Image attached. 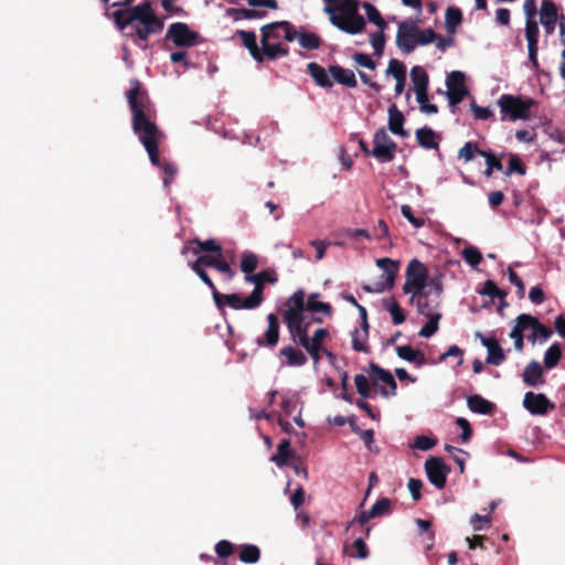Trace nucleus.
Wrapping results in <instances>:
<instances>
[{
    "label": "nucleus",
    "mask_w": 565,
    "mask_h": 565,
    "mask_svg": "<svg viewBox=\"0 0 565 565\" xmlns=\"http://www.w3.org/2000/svg\"><path fill=\"white\" fill-rule=\"evenodd\" d=\"M131 85V88L127 92V99L132 115V130L147 150L151 163L162 169L163 185L168 188L174 179L178 169L171 162L164 161L161 163L159 156V140L162 137V132L152 120V103L148 93L141 88L140 83L137 79L134 81Z\"/></svg>",
    "instance_id": "f257e3e1"
},
{
    "label": "nucleus",
    "mask_w": 565,
    "mask_h": 565,
    "mask_svg": "<svg viewBox=\"0 0 565 565\" xmlns=\"http://www.w3.org/2000/svg\"><path fill=\"white\" fill-rule=\"evenodd\" d=\"M111 15L119 31L131 26L135 31L130 35L142 42H146L151 34L161 33L164 28V20L154 13L151 0H143L137 6L116 10Z\"/></svg>",
    "instance_id": "f03ea898"
},
{
    "label": "nucleus",
    "mask_w": 565,
    "mask_h": 565,
    "mask_svg": "<svg viewBox=\"0 0 565 565\" xmlns=\"http://www.w3.org/2000/svg\"><path fill=\"white\" fill-rule=\"evenodd\" d=\"M498 105L502 114V120L509 119L515 121L519 119H530L531 108L536 105V102L533 98L503 94L498 99Z\"/></svg>",
    "instance_id": "7ed1b4c3"
},
{
    "label": "nucleus",
    "mask_w": 565,
    "mask_h": 565,
    "mask_svg": "<svg viewBox=\"0 0 565 565\" xmlns=\"http://www.w3.org/2000/svg\"><path fill=\"white\" fill-rule=\"evenodd\" d=\"M359 8H353L351 3H341L339 13L330 17L331 23L341 31L349 34L362 33L365 29V20L359 13Z\"/></svg>",
    "instance_id": "20e7f679"
},
{
    "label": "nucleus",
    "mask_w": 565,
    "mask_h": 565,
    "mask_svg": "<svg viewBox=\"0 0 565 565\" xmlns=\"http://www.w3.org/2000/svg\"><path fill=\"white\" fill-rule=\"evenodd\" d=\"M428 279L427 267L417 258L412 259L406 268V281L403 286L405 294L426 289Z\"/></svg>",
    "instance_id": "39448f33"
},
{
    "label": "nucleus",
    "mask_w": 565,
    "mask_h": 565,
    "mask_svg": "<svg viewBox=\"0 0 565 565\" xmlns=\"http://www.w3.org/2000/svg\"><path fill=\"white\" fill-rule=\"evenodd\" d=\"M397 143L387 135L384 128L375 131L373 137V149L371 151L379 162H391L395 158Z\"/></svg>",
    "instance_id": "423d86ee"
},
{
    "label": "nucleus",
    "mask_w": 565,
    "mask_h": 565,
    "mask_svg": "<svg viewBox=\"0 0 565 565\" xmlns=\"http://www.w3.org/2000/svg\"><path fill=\"white\" fill-rule=\"evenodd\" d=\"M166 39L172 41L175 46L191 47L198 43L200 34L190 30L184 22H174L169 25Z\"/></svg>",
    "instance_id": "0eeeda50"
},
{
    "label": "nucleus",
    "mask_w": 565,
    "mask_h": 565,
    "mask_svg": "<svg viewBox=\"0 0 565 565\" xmlns=\"http://www.w3.org/2000/svg\"><path fill=\"white\" fill-rule=\"evenodd\" d=\"M376 265L383 270V274L381 276V280L376 284L375 289L370 286H364V290L367 292H381L392 289L398 271L399 262L384 257L376 259Z\"/></svg>",
    "instance_id": "6e6552de"
},
{
    "label": "nucleus",
    "mask_w": 565,
    "mask_h": 565,
    "mask_svg": "<svg viewBox=\"0 0 565 565\" xmlns=\"http://www.w3.org/2000/svg\"><path fill=\"white\" fill-rule=\"evenodd\" d=\"M211 291L217 308H222L224 305L228 306L234 310H252L259 307V303L256 300L252 299V295H249L245 299H242L238 294L223 295L218 292L215 286L214 289H211Z\"/></svg>",
    "instance_id": "1a4fd4ad"
},
{
    "label": "nucleus",
    "mask_w": 565,
    "mask_h": 565,
    "mask_svg": "<svg viewBox=\"0 0 565 565\" xmlns=\"http://www.w3.org/2000/svg\"><path fill=\"white\" fill-rule=\"evenodd\" d=\"M425 471L431 484L440 490L445 488L450 468L445 463L443 458L429 457L425 461Z\"/></svg>",
    "instance_id": "9d476101"
},
{
    "label": "nucleus",
    "mask_w": 565,
    "mask_h": 565,
    "mask_svg": "<svg viewBox=\"0 0 565 565\" xmlns=\"http://www.w3.org/2000/svg\"><path fill=\"white\" fill-rule=\"evenodd\" d=\"M245 281L254 284V289L250 292L252 299L260 306L264 301L265 284L274 285L278 281V277L274 269H265L252 276H245Z\"/></svg>",
    "instance_id": "9b49d317"
},
{
    "label": "nucleus",
    "mask_w": 565,
    "mask_h": 565,
    "mask_svg": "<svg viewBox=\"0 0 565 565\" xmlns=\"http://www.w3.org/2000/svg\"><path fill=\"white\" fill-rule=\"evenodd\" d=\"M369 374L374 386H377L379 383H384L390 387V390L380 387L379 390L381 395L385 397L396 395L397 384L390 371L381 367L376 363L371 362L369 365Z\"/></svg>",
    "instance_id": "f8f14e48"
},
{
    "label": "nucleus",
    "mask_w": 565,
    "mask_h": 565,
    "mask_svg": "<svg viewBox=\"0 0 565 565\" xmlns=\"http://www.w3.org/2000/svg\"><path fill=\"white\" fill-rule=\"evenodd\" d=\"M446 85L448 102L451 106L460 104L468 94L465 86V74L460 71L451 72L447 76Z\"/></svg>",
    "instance_id": "ddd939ff"
},
{
    "label": "nucleus",
    "mask_w": 565,
    "mask_h": 565,
    "mask_svg": "<svg viewBox=\"0 0 565 565\" xmlns=\"http://www.w3.org/2000/svg\"><path fill=\"white\" fill-rule=\"evenodd\" d=\"M198 258L189 263L190 268L199 276V278L210 288L214 289V282L210 278L206 267L215 268L221 256L216 254H200Z\"/></svg>",
    "instance_id": "4468645a"
},
{
    "label": "nucleus",
    "mask_w": 565,
    "mask_h": 565,
    "mask_svg": "<svg viewBox=\"0 0 565 565\" xmlns=\"http://www.w3.org/2000/svg\"><path fill=\"white\" fill-rule=\"evenodd\" d=\"M523 406L532 415L544 416L555 409V404L552 403L544 394L527 392L524 395Z\"/></svg>",
    "instance_id": "2eb2a0df"
},
{
    "label": "nucleus",
    "mask_w": 565,
    "mask_h": 565,
    "mask_svg": "<svg viewBox=\"0 0 565 565\" xmlns=\"http://www.w3.org/2000/svg\"><path fill=\"white\" fill-rule=\"evenodd\" d=\"M188 252L192 253L193 255H200L202 253L205 254H216L218 256H222L223 254V247L215 238H209L206 241H201L200 238L195 237L190 241H188L182 249L181 254L185 255Z\"/></svg>",
    "instance_id": "dca6fc26"
},
{
    "label": "nucleus",
    "mask_w": 565,
    "mask_h": 565,
    "mask_svg": "<svg viewBox=\"0 0 565 565\" xmlns=\"http://www.w3.org/2000/svg\"><path fill=\"white\" fill-rule=\"evenodd\" d=\"M539 24L535 19H526L525 23V36L527 41L529 60L532 67L536 70L539 67L537 51H539Z\"/></svg>",
    "instance_id": "f3484780"
},
{
    "label": "nucleus",
    "mask_w": 565,
    "mask_h": 565,
    "mask_svg": "<svg viewBox=\"0 0 565 565\" xmlns=\"http://www.w3.org/2000/svg\"><path fill=\"white\" fill-rule=\"evenodd\" d=\"M418 22L419 20H405L402 21L398 24V30L396 34V44L399 50H402L404 53L409 54L414 51V45L406 44L405 38H415L418 29Z\"/></svg>",
    "instance_id": "a211bd4d"
},
{
    "label": "nucleus",
    "mask_w": 565,
    "mask_h": 565,
    "mask_svg": "<svg viewBox=\"0 0 565 565\" xmlns=\"http://www.w3.org/2000/svg\"><path fill=\"white\" fill-rule=\"evenodd\" d=\"M268 327L263 337L256 339L258 347L274 349L279 340V320L275 313L267 316Z\"/></svg>",
    "instance_id": "6ab92c4d"
},
{
    "label": "nucleus",
    "mask_w": 565,
    "mask_h": 565,
    "mask_svg": "<svg viewBox=\"0 0 565 565\" xmlns=\"http://www.w3.org/2000/svg\"><path fill=\"white\" fill-rule=\"evenodd\" d=\"M260 58L257 60V63H263L266 58L275 61L289 54V49L280 42L267 41V43L260 42Z\"/></svg>",
    "instance_id": "aec40b11"
},
{
    "label": "nucleus",
    "mask_w": 565,
    "mask_h": 565,
    "mask_svg": "<svg viewBox=\"0 0 565 565\" xmlns=\"http://www.w3.org/2000/svg\"><path fill=\"white\" fill-rule=\"evenodd\" d=\"M330 75L338 84L347 86L349 88H355L358 81L353 71L344 68L340 65H330L328 68Z\"/></svg>",
    "instance_id": "412c9836"
},
{
    "label": "nucleus",
    "mask_w": 565,
    "mask_h": 565,
    "mask_svg": "<svg viewBox=\"0 0 565 565\" xmlns=\"http://www.w3.org/2000/svg\"><path fill=\"white\" fill-rule=\"evenodd\" d=\"M307 72L318 86L322 88H331L333 86V82L329 76V71L320 64L310 62L307 64Z\"/></svg>",
    "instance_id": "4be33fe9"
},
{
    "label": "nucleus",
    "mask_w": 565,
    "mask_h": 565,
    "mask_svg": "<svg viewBox=\"0 0 565 565\" xmlns=\"http://www.w3.org/2000/svg\"><path fill=\"white\" fill-rule=\"evenodd\" d=\"M405 117L396 105H391L388 108V129L392 134L407 137L408 132L404 129Z\"/></svg>",
    "instance_id": "5701e85b"
},
{
    "label": "nucleus",
    "mask_w": 565,
    "mask_h": 565,
    "mask_svg": "<svg viewBox=\"0 0 565 565\" xmlns=\"http://www.w3.org/2000/svg\"><path fill=\"white\" fill-rule=\"evenodd\" d=\"M396 354L402 360L414 363L418 367L427 363L424 352L418 349H413L408 344L396 347Z\"/></svg>",
    "instance_id": "b1692460"
},
{
    "label": "nucleus",
    "mask_w": 565,
    "mask_h": 565,
    "mask_svg": "<svg viewBox=\"0 0 565 565\" xmlns=\"http://www.w3.org/2000/svg\"><path fill=\"white\" fill-rule=\"evenodd\" d=\"M467 405L472 413L481 415H492L495 408L493 403L478 394L468 396Z\"/></svg>",
    "instance_id": "393cba45"
},
{
    "label": "nucleus",
    "mask_w": 565,
    "mask_h": 565,
    "mask_svg": "<svg viewBox=\"0 0 565 565\" xmlns=\"http://www.w3.org/2000/svg\"><path fill=\"white\" fill-rule=\"evenodd\" d=\"M543 374L541 364L537 361H531L524 369L523 381L529 386H537L544 383Z\"/></svg>",
    "instance_id": "a878e982"
},
{
    "label": "nucleus",
    "mask_w": 565,
    "mask_h": 565,
    "mask_svg": "<svg viewBox=\"0 0 565 565\" xmlns=\"http://www.w3.org/2000/svg\"><path fill=\"white\" fill-rule=\"evenodd\" d=\"M242 44L248 50L250 56L257 62L260 58V47L257 44L256 33L253 31L237 30L235 33Z\"/></svg>",
    "instance_id": "bb28decb"
},
{
    "label": "nucleus",
    "mask_w": 565,
    "mask_h": 565,
    "mask_svg": "<svg viewBox=\"0 0 565 565\" xmlns=\"http://www.w3.org/2000/svg\"><path fill=\"white\" fill-rule=\"evenodd\" d=\"M413 294L414 295L412 297V300L414 299V297H417L416 306H417L418 312L425 317L434 316L435 315L434 311L438 307V301H436L435 303H431V301L428 300L430 291H428L426 289H422V291H414Z\"/></svg>",
    "instance_id": "cd10ccee"
},
{
    "label": "nucleus",
    "mask_w": 565,
    "mask_h": 565,
    "mask_svg": "<svg viewBox=\"0 0 565 565\" xmlns=\"http://www.w3.org/2000/svg\"><path fill=\"white\" fill-rule=\"evenodd\" d=\"M280 356H286L287 365L289 366H302L307 363L308 359L306 354L291 345L284 347L279 351Z\"/></svg>",
    "instance_id": "c85d7f7f"
},
{
    "label": "nucleus",
    "mask_w": 565,
    "mask_h": 565,
    "mask_svg": "<svg viewBox=\"0 0 565 565\" xmlns=\"http://www.w3.org/2000/svg\"><path fill=\"white\" fill-rule=\"evenodd\" d=\"M294 455L290 448V440L282 439L277 447V452L271 456L270 460L281 468L288 465V460L294 457Z\"/></svg>",
    "instance_id": "c756f323"
},
{
    "label": "nucleus",
    "mask_w": 565,
    "mask_h": 565,
    "mask_svg": "<svg viewBox=\"0 0 565 565\" xmlns=\"http://www.w3.org/2000/svg\"><path fill=\"white\" fill-rule=\"evenodd\" d=\"M418 145L425 149H437L438 141L436 140V132L428 127L419 128L415 132Z\"/></svg>",
    "instance_id": "7c9ffc66"
},
{
    "label": "nucleus",
    "mask_w": 565,
    "mask_h": 565,
    "mask_svg": "<svg viewBox=\"0 0 565 565\" xmlns=\"http://www.w3.org/2000/svg\"><path fill=\"white\" fill-rule=\"evenodd\" d=\"M226 14L233 17L235 21L246 19V20H255L263 19L266 17L265 11L255 10V9H246V8H230L226 10Z\"/></svg>",
    "instance_id": "2f4dec72"
},
{
    "label": "nucleus",
    "mask_w": 565,
    "mask_h": 565,
    "mask_svg": "<svg viewBox=\"0 0 565 565\" xmlns=\"http://www.w3.org/2000/svg\"><path fill=\"white\" fill-rule=\"evenodd\" d=\"M462 22V12L459 8L448 7L445 14V25L448 33H455Z\"/></svg>",
    "instance_id": "473e14b6"
},
{
    "label": "nucleus",
    "mask_w": 565,
    "mask_h": 565,
    "mask_svg": "<svg viewBox=\"0 0 565 565\" xmlns=\"http://www.w3.org/2000/svg\"><path fill=\"white\" fill-rule=\"evenodd\" d=\"M562 354H563V351H562V345L556 342V343H553L546 351H545V354H544V366L547 369V370H552L554 367L557 366V364L559 363L561 361V358H562Z\"/></svg>",
    "instance_id": "72a5a7b5"
},
{
    "label": "nucleus",
    "mask_w": 565,
    "mask_h": 565,
    "mask_svg": "<svg viewBox=\"0 0 565 565\" xmlns=\"http://www.w3.org/2000/svg\"><path fill=\"white\" fill-rule=\"evenodd\" d=\"M411 78L414 84V90H428L429 77L422 66H414L411 71Z\"/></svg>",
    "instance_id": "f704fd0d"
},
{
    "label": "nucleus",
    "mask_w": 565,
    "mask_h": 565,
    "mask_svg": "<svg viewBox=\"0 0 565 565\" xmlns=\"http://www.w3.org/2000/svg\"><path fill=\"white\" fill-rule=\"evenodd\" d=\"M239 561L246 564L257 563L260 558V550L253 544H243L239 546Z\"/></svg>",
    "instance_id": "c9c22d12"
},
{
    "label": "nucleus",
    "mask_w": 565,
    "mask_h": 565,
    "mask_svg": "<svg viewBox=\"0 0 565 565\" xmlns=\"http://www.w3.org/2000/svg\"><path fill=\"white\" fill-rule=\"evenodd\" d=\"M559 19L557 7L552 0H543L540 10L541 22H557Z\"/></svg>",
    "instance_id": "e433bc0d"
},
{
    "label": "nucleus",
    "mask_w": 565,
    "mask_h": 565,
    "mask_svg": "<svg viewBox=\"0 0 565 565\" xmlns=\"http://www.w3.org/2000/svg\"><path fill=\"white\" fill-rule=\"evenodd\" d=\"M280 25L276 22L267 23L260 28V42H280L282 34L279 32Z\"/></svg>",
    "instance_id": "4c0bfd02"
},
{
    "label": "nucleus",
    "mask_w": 565,
    "mask_h": 565,
    "mask_svg": "<svg viewBox=\"0 0 565 565\" xmlns=\"http://www.w3.org/2000/svg\"><path fill=\"white\" fill-rule=\"evenodd\" d=\"M480 156L486 159V164H487V168L484 170L486 177L490 178L493 174L494 170L503 171V164L501 161V158L503 154H501L500 157H497L491 151H484V152H480Z\"/></svg>",
    "instance_id": "58836bf2"
},
{
    "label": "nucleus",
    "mask_w": 565,
    "mask_h": 565,
    "mask_svg": "<svg viewBox=\"0 0 565 565\" xmlns=\"http://www.w3.org/2000/svg\"><path fill=\"white\" fill-rule=\"evenodd\" d=\"M363 9L365 10L366 17L370 22L374 23L380 30L384 31L387 28L385 20L383 19L381 12L370 2L363 3Z\"/></svg>",
    "instance_id": "ea45409f"
},
{
    "label": "nucleus",
    "mask_w": 565,
    "mask_h": 565,
    "mask_svg": "<svg viewBox=\"0 0 565 565\" xmlns=\"http://www.w3.org/2000/svg\"><path fill=\"white\" fill-rule=\"evenodd\" d=\"M298 42L300 46L306 50H318L322 44V40L319 35L303 31H301L300 35H298Z\"/></svg>",
    "instance_id": "a19ab883"
},
{
    "label": "nucleus",
    "mask_w": 565,
    "mask_h": 565,
    "mask_svg": "<svg viewBox=\"0 0 565 565\" xmlns=\"http://www.w3.org/2000/svg\"><path fill=\"white\" fill-rule=\"evenodd\" d=\"M308 328L309 323H301L288 329L291 339L298 342L302 348L309 345Z\"/></svg>",
    "instance_id": "79ce46f5"
},
{
    "label": "nucleus",
    "mask_w": 565,
    "mask_h": 565,
    "mask_svg": "<svg viewBox=\"0 0 565 565\" xmlns=\"http://www.w3.org/2000/svg\"><path fill=\"white\" fill-rule=\"evenodd\" d=\"M285 310H294V311H305L306 310V301H305V292L302 289L294 292L285 303Z\"/></svg>",
    "instance_id": "37998d69"
},
{
    "label": "nucleus",
    "mask_w": 565,
    "mask_h": 565,
    "mask_svg": "<svg viewBox=\"0 0 565 565\" xmlns=\"http://www.w3.org/2000/svg\"><path fill=\"white\" fill-rule=\"evenodd\" d=\"M241 270L245 274V276H252L253 273L258 267V257L254 253H245L241 258Z\"/></svg>",
    "instance_id": "c03bdc74"
},
{
    "label": "nucleus",
    "mask_w": 565,
    "mask_h": 565,
    "mask_svg": "<svg viewBox=\"0 0 565 565\" xmlns=\"http://www.w3.org/2000/svg\"><path fill=\"white\" fill-rule=\"evenodd\" d=\"M503 173L509 177L512 173H518L520 175H524L526 173V167L521 160V158L515 153L509 154V164L507 170Z\"/></svg>",
    "instance_id": "a18cd8bd"
},
{
    "label": "nucleus",
    "mask_w": 565,
    "mask_h": 565,
    "mask_svg": "<svg viewBox=\"0 0 565 565\" xmlns=\"http://www.w3.org/2000/svg\"><path fill=\"white\" fill-rule=\"evenodd\" d=\"M484 151L486 150L479 149L476 142L468 141L459 149L458 158L463 159L465 162H469L476 157V154L480 156V152Z\"/></svg>",
    "instance_id": "49530a36"
},
{
    "label": "nucleus",
    "mask_w": 565,
    "mask_h": 565,
    "mask_svg": "<svg viewBox=\"0 0 565 565\" xmlns=\"http://www.w3.org/2000/svg\"><path fill=\"white\" fill-rule=\"evenodd\" d=\"M316 297H318V294H312L309 297L308 301L306 302V310L311 312H323L327 316L331 315V305L328 302L316 301Z\"/></svg>",
    "instance_id": "de8ad7c7"
},
{
    "label": "nucleus",
    "mask_w": 565,
    "mask_h": 565,
    "mask_svg": "<svg viewBox=\"0 0 565 565\" xmlns=\"http://www.w3.org/2000/svg\"><path fill=\"white\" fill-rule=\"evenodd\" d=\"M505 360V354L499 342L497 341L488 350L486 362L491 365H500Z\"/></svg>",
    "instance_id": "09e8293b"
},
{
    "label": "nucleus",
    "mask_w": 565,
    "mask_h": 565,
    "mask_svg": "<svg viewBox=\"0 0 565 565\" xmlns=\"http://www.w3.org/2000/svg\"><path fill=\"white\" fill-rule=\"evenodd\" d=\"M386 310L390 311L392 316V321L395 326L402 324L405 321V315L398 305V302L392 298L387 302H385Z\"/></svg>",
    "instance_id": "8fccbe9b"
},
{
    "label": "nucleus",
    "mask_w": 565,
    "mask_h": 565,
    "mask_svg": "<svg viewBox=\"0 0 565 565\" xmlns=\"http://www.w3.org/2000/svg\"><path fill=\"white\" fill-rule=\"evenodd\" d=\"M429 320L419 330L418 335L422 338H430L438 330V322L441 319L440 313H436L431 317H427Z\"/></svg>",
    "instance_id": "3c124183"
},
{
    "label": "nucleus",
    "mask_w": 565,
    "mask_h": 565,
    "mask_svg": "<svg viewBox=\"0 0 565 565\" xmlns=\"http://www.w3.org/2000/svg\"><path fill=\"white\" fill-rule=\"evenodd\" d=\"M354 384L358 393L363 397H371L372 388L369 379L363 374H356L354 376Z\"/></svg>",
    "instance_id": "603ef678"
},
{
    "label": "nucleus",
    "mask_w": 565,
    "mask_h": 565,
    "mask_svg": "<svg viewBox=\"0 0 565 565\" xmlns=\"http://www.w3.org/2000/svg\"><path fill=\"white\" fill-rule=\"evenodd\" d=\"M481 295L489 296L490 298H499L503 299L507 296L505 291H502L493 280H486L482 289L480 290Z\"/></svg>",
    "instance_id": "864d4df0"
},
{
    "label": "nucleus",
    "mask_w": 565,
    "mask_h": 565,
    "mask_svg": "<svg viewBox=\"0 0 565 565\" xmlns=\"http://www.w3.org/2000/svg\"><path fill=\"white\" fill-rule=\"evenodd\" d=\"M461 255L470 266H478L482 262V254L477 247L469 246L462 249Z\"/></svg>",
    "instance_id": "5fc2aeb1"
},
{
    "label": "nucleus",
    "mask_w": 565,
    "mask_h": 565,
    "mask_svg": "<svg viewBox=\"0 0 565 565\" xmlns=\"http://www.w3.org/2000/svg\"><path fill=\"white\" fill-rule=\"evenodd\" d=\"M281 315L288 329L305 323L303 311L284 310Z\"/></svg>",
    "instance_id": "6e6d98bb"
},
{
    "label": "nucleus",
    "mask_w": 565,
    "mask_h": 565,
    "mask_svg": "<svg viewBox=\"0 0 565 565\" xmlns=\"http://www.w3.org/2000/svg\"><path fill=\"white\" fill-rule=\"evenodd\" d=\"M372 513L375 518L388 514L392 509V501L388 498H381L372 505Z\"/></svg>",
    "instance_id": "4d7b16f0"
},
{
    "label": "nucleus",
    "mask_w": 565,
    "mask_h": 565,
    "mask_svg": "<svg viewBox=\"0 0 565 565\" xmlns=\"http://www.w3.org/2000/svg\"><path fill=\"white\" fill-rule=\"evenodd\" d=\"M276 25H280V30L284 32L282 38L286 41L292 42L296 39L298 40L301 31H297L289 21H276Z\"/></svg>",
    "instance_id": "13d9d810"
},
{
    "label": "nucleus",
    "mask_w": 565,
    "mask_h": 565,
    "mask_svg": "<svg viewBox=\"0 0 565 565\" xmlns=\"http://www.w3.org/2000/svg\"><path fill=\"white\" fill-rule=\"evenodd\" d=\"M415 39H416V46L417 45H427L437 39V34L430 28L426 29V30H419V28H418Z\"/></svg>",
    "instance_id": "bf43d9fd"
},
{
    "label": "nucleus",
    "mask_w": 565,
    "mask_h": 565,
    "mask_svg": "<svg viewBox=\"0 0 565 565\" xmlns=\"http://www.w3.org/2000/svg\"><path fill=\"white\" fill-rule=\"evenodd\" d=\"M362 334L363 333L358 329H354L351 333L352 348L356 352H367L369 351V348L366 345L367 338H363Z\"/></svg>",
    "instance_id": "052dcab7"
},
{
    "label": "nucleus",
    "mask_w": 565,
    "mask_h": 565,
    "mask_svg": "<svg viewBox=\"0 0 565 565\" xmlns=\"http://www.w3.org/2000/svg\"><path fill=\"white\" fill-rule=\"evenodd\" d=\"M370 42L374 49L375 55L381 56L385 46L384 31L380 30L379 32L372 33Z\"/></svg>",
    "instance_id": "680f3d73"
},
{
    "label": "nucleus",
    "mask_w": 565,
    "mask_h": 565,
    "mask_svg": "<svg viewBox=\"0 0 565 565\" xmlns=\"http://www.w3.org/2000/svg\"><path fill=\"white\" fill-rule=\"evenodd\" d=\"M401 212L403 216L416 228L423 227L425 225L424 217H417L414 215L413 210L409 205L404 204L401 206Z\"/></svg>",
    "instance_id": "e2e57ef3"
},
{
    "label": "nucleus",
    "mask_w": 565,
    "mask_h": 565,
    "mask_svg": "<svg viewBox=\"0 0 565 565\" xmlns=\"http://www.w3.org/2000/svg\"><path fill=\"white\" fill-rule=\"evenodd\" d=\"M537 318L527 315V313H521L516 318V324L513 327L515 329H519L521 332H524V330L531 328L532 330L535 327V321Z\"/></svg>",
    "instance_id": "0e129e2a"
},
{
    "label": "nucleus",
    "mask_w": 565,
    "mask_h": 565,
    "mask_svg": "<svg viewBox=\"0 0 565 565\" xmlns=\"http://www.w3.org/2000/svg\"><path fill=\"white\" fill-rule=\"evenodd\" d=\"M386 72L388 74L393 75L395 79L406 77L405 65L395 58L390 61Z\"/></svg>",
    "instance_id": "69168bd1"
},
{
    "label": "nucleus",
    "mask_w": 565,
    "mask_h": 565,
    "mask_svg": "<svg viewBox=\"0 0 565 565\" xmlns=\"http://www.w3.org/2000/svg\"><path fill=\"white\" fill-rule=\"evenodd\" d=\"M437 444L436 439H431L427 436H417L412 445L413 448L419 449V450H429Z\"/></svg>",
    "instance_id": "338daca9"
},
{
    "label": "nucleus",
    "mask_w": 565,
    "mask_h": 565,
    "mask_svg": "<svg viewBox=\"0 0 565 565\" xmlns=\"http://www.w3.org/2000/svg\"><path fill=\"white\" fill-rule=\"evenodd\" d=\"M234 552V544L227 540H222L215 545V553L218 557L226 558Z\"/></svg>",
    "instance_id": "774afa93"
}]
</instances>
